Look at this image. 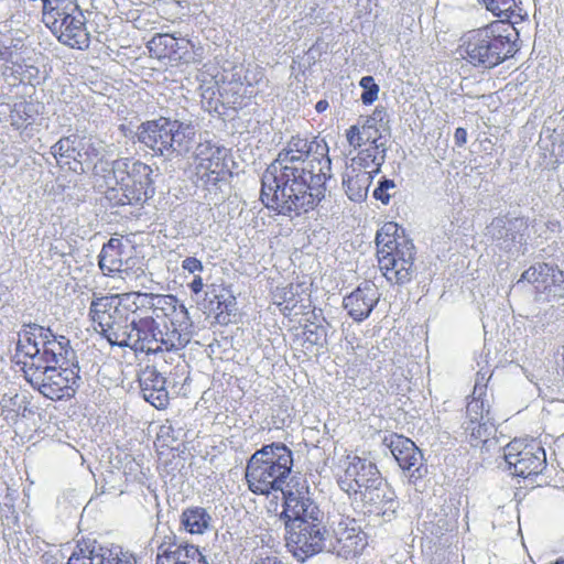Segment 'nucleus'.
Instances as JSON below:
<instances>
[{
  "label": "nucleus",
  "mask_w": 564,
  "mask_h": 564,
  "mask_svg": "<svg viewBox=\"0 0 564 564\" xmlns=\"http://www.w3.org/2000/svg\"><path fill=\"white\" fill-rule=\"evenodd\" d=\"M332 161L324 140L292 137L261 177V202L283 216H300L325 197Z\"/></svg>",
  "instance_id": "1"
},
{
  "label": "nucleus",
  "mask_w": 564,
  "mask_h": 564,
  "mask_svg": "<svg viewBox=\"0 0 564 564\" xmlns=\"http://www.w3.org/2000/svg\"><path fill=\"white\" fill-rule=\"evenodd\" d=\"M142 314L144 312L117 294L97 293L93 294L88 312L95 330L111 346L150 354L155 344L156 319L153 315Z\"/></svg>",
  "instance_id": "2"
},
{
  "label": "nucleus",
  "mask_w": 564,
  "mask_h": 564,
  "mask_svg": "<svg viewBox=\"0 0 564 564\" xmlns=\"http://www.w3.org/2000/svg\"><path fill=\"white\" fill-rule=\"evenodd\" d=\"M517 39L510 23L495 21L466 32L460 39L459 54L474 67L490 69L518 52Z\"/></svg>",
  "instance_id": "3"
},
{
  "label": "nucleus",
  "mask_w": 564,
  "mask_h": 564,
  "mask_svg": "<svg viewBox=\"0 0 564 564\" xmlns=\"http://www.w3.org/2000/svg\"><path fill=\"white\" fill-rule=\"evenodd\" d=\"M106 176L105 198L111 206H142L153 197L152 169L129 158L116 159Z\"/></svg>",
  "instance_id": "4"
},
{
  "label": "nucleus",
  "mask_w": 564,
  "mask_h": 564,
  "mask_svg": "<svg viewBox=\"0 0 564 564\" xmlns=\"http://www.w3.org/2000/svg\"><path fill=\"white\" fill-rule=\"evenodd\" d=\"M293 466L292 452L282 443L263 445L247 462L246 480L256 495L285 491L283 485Z\"/></svg>",
  "instance_id": "5"
},
{
  "label": "nucleus",
  "mask_w": 564,
  "mask_h": 564,
  "mask_svg": "<svg viewBox=\"0 0 564 564\" xmlns=\"http://www.w3.org/2000/svg\"><path fill=\"white\" fill-rule=\"evenodd\" d=\"M395 223H387L376 235L378 265L391 284L410 282L414 272L415 248L411 240L398 235Z\"/></svg>",
  "instance_id": "6"
},
{
  "label": "nucleus",
  "mask_w": 564,
  "mask_h": 564,
  "mask_svg": "<svg viewBox=\"0 0 564 564\" xmlns=\"http://www.w3.org/2000/svg\"><path fill=\"white\" fill-rule=\"evenodd\" d=\"M42 13L44 24L58 42L72 48H88L87 19L77 0H43Z\"/></svg>",
  "instance_id": "7"
},
{
  "label": "nucleus",
  "mask_w": 564,
  "mask_h": 564,
  "mask_svg": "<svg viewBox=\"0 0 564 564\" xmlns=\"http://www.w3.org/2000/svg\"><path fill=\"white\" fill-rule=\"evenodd\" d=\"M22 370L26 381L50 400L72 398L80 381L78 365L39 368L33 362L28 368H22Z\"/></svg>",
  "instance_id": "8"
},
{
  "label": "nucleus",
  "mask_w": 564,
  "mask_h": 564,
  "mask_svg": "<svg viewBox=\"0 0 564 564\" xmlns=\"http://www.w3.org/2000/svg\"><path fill=\"white\" fill-rule=\"evenodd\" d=\"M283 511L285 529L300 528L302 524L316 523L326 520L325 513L312 498L310 487L305 480H291L283 491Z\"/></svg>",
  "instance_id": "9"
},
{
  "label": "nucleus",
  "mask_w": 564,
  "mask_h": 564,
  "mask_svg": "<svg viewBox=\"0 0 564 564\" xmlns=\"http://www.w3.org/2000/svg\"><path fill=\"white\" fill-rule=\"evenodd\" d=\"M503 457L511 475L524 479L539 476L546 467L544 448L534 440H513L503 448Z\"/></svg>",
  "instance_id": "10"
},
{
  "label": "nucleus",
  "mask_w": 564,
  "mask_h": 564,
  "mask_svg": "<svg viewBox=\"0 0 564 564\" xmlns=\"http://www.w3.org/2000/svg\"><path fill=\"white\" fill-rule=\"evenodd\" d=\"M285 531L286 546L300 561H305L329 547L330 531L326 520L312 524L306 522L300 528L290 527Z\"/></svg>",
  "instance_id": "11"
},
{
  "label": "nucleus",
  "mask_w": 564,
  "mask_h": 564,
  "mask_svg": "<svg viewBox=\"0 0 564 564\" xmlns=\"http://www.w3.org/2000/svg\"><path fill=\"white\" fill-rule=\"evenodd\" d=\"M463 427L469 433L471 441L476 442L475 446L478 443H486L496 433L490 403L479 382L474 387L471 400L467 403Z\"/></svg>",
  "instance_id": "12"
},
{
  "label": "nucleus",
  "mask_w": 564,
  "mask_h": 564,
  "mask_svg": "<svg viewBox=\"0 0 564 564\" xmlns=\"http://www.w3.org/2000/svg\"><path fill=\"white\" fill-rule=\"evenodd\" d=\"M529 220L524 217L499 216L487 226L488 235L496 241L499 249L511 253H524L525 231Z\"/></svg>",
  "instance_id": "13"
},
{
  "label": "nucleus",
  "mask_w": 564,
  "mask_h": 564,
  "mask_svg": "<svg viewBox=\"0 0 564 564\" xmlns=\"http://www.w3.org/2000/svg\"><path fill=\"white\" fill-rule=\"evenodd\" d=\"M228 151L210 141H199L194 150L196 174L207 185H217L229 173Z\"/></svg>",
  "instance_id": "14"
},
{
  "label": "nucleus",
  "mask_w": 564,
  "mask_h": 564,
  "mask_svg": "<svg viewBox=\"0 0 564 564\" xmlns=\"http://www.w3.org/2000/svg\"><path fill=\"white\" fill-rule=\"evenodd\" d=\"M349 462L344 475L338 479L341 490L349 496L361 497L365 490L381 484V475L372 462L358 456L348 457Z\"/></svg>",
  "instance_id": "15"
},
{
  "label": "nucleus",
  "mask_w": 564,
  "mask_h": 564,
  "mask_svg": "<svg viewBox=\"0 0 564 564\" xmlns=\"http://www.w3.org/2000/svg\"><path fill=\"white\" fill-rule=\"evenodd\" d=\"M158 541V554L155 564H208L198 546L181 540L170 531L155 535Z\"/></svg>",
  "instance_id": "16"
},
{
  "label": "nucleus",
  "mask_w": 564,
  "mask_h": 564,
  "mask_svg": "<svg viewBox=\"0 0 564 564\" xmlns=\"http://www.w3.org/2000/svg\"><path fill=\"white\" fill-rule=\"evenodd\" d=\"M388 441V447L398 465L409 478V481L416 484L427 474V466L424 463L422 452L413 441L402 435L393 434L389 438H384V442Z\"/></svg>",
  "instance_id": "17"
},
{
  "label": "nucleus",
  "mask_w": 564,
  "mask_h": 564,
  "mask_svg": "<svg viewBox=\"0 0 564 564\" xmlns=\"http://www.w3.org/2000/svg\"><path fill=\"white\" fill-rule=\"evenodd\" d=\"M43 368L45 366H67L78 365L76 352L70 346V341L63 335L54 334L51 328H47V336L42 343V348L35 359L32 361H20L22 368H28L31 364Z\"/></svg>",
  "instance_id": "18"
},
{
  "label": "nucleus",
  "mask_w": 564,
  "mask_h": 564,
  "mask_svg": "<svg viewBox=\"0 0 564 564\" xmlns=\"http://www.w3.org/2000/svg\"><path fill=\"white\" fill-rule=\"evenodd\" d=\"M366 545V534L356 525L354 519H347L338 523L334 536L329 534V547L325 552L347 560L360 554Z\"/></svg>",
  "instance_id": "19"
},
{
  "label": "nucleus",
  "mask_w": 564,
  "mask_h": 564,
  "mask_svg": "<svg viewBox=\"0 0 564 564\" xmlns=\"http://www.w3.org/2000/svg\"><path fill=\"white\" fill-rule=\"evenodd\" d=\"M360 500L364 503L365 513L391 522L397 517L399 500L394 490L381 479L380 485H375L370 490H365Z\"/></svg>",
  "instance_id": "20"
},
{
  "label": "nucleus",
  "mask_w": 564,
  "mask_h": 564,
  "mask_svg": "<svg viewBox=\"0 0 564 564\" xmlns=\"http://www.w3.org/2000/svg\"><path fill=\"white\" fill-rule=\"evenodd\" d=\"M122 242L120 239L110 238L105 243L99 253V268L105 275L121 273L123 279H135L145 276V272L141 267L133 270V265H129V261L122 259Z\"/></svg>",
  "instance_id": "21"
},
{
  "label": "nucleus",
  "mask_w": 564,
  "mask_h": 564,
  "mask_svg": "<svg viewBox=\"0 0 564 564\" xmlns=\"http://www.w3.org/2000/svg\"><path fill=\"white\" fill-rule=\"evenodd\" d=\"M380 300L378 288L371 282H362L343 300V306L355 322L368 318Z\"/></svg>",
  "instance_id": "22"
},
{
  "label": "nucleus",
  "mask_w": 564,
  "mask_h": 564,
  "mask_svg": "<svg viewBox=\"0 0 564 564\" xmlns=\"http://www.w3.org/2000/svg\"><path fill=\"white\" fill-rule=\"evenodd\" d=\"M117 295L129 301L130 304L134 305V308L141 310L144 314L151 312L155 319L161 316L167 317L170 314L174 313L180 302L177 297L172 294L130 292Z\"/></svg>",
  "instance_id": "23"
},
{
  "label": "nucleus",
  "mask_w": 564,
  "mask_h": 564,
  "mask_svg": "<svg viewBox=\"0 0 564 564\" xmlns=\"http://www.w3.org/2000/svg\"><path fill=\"white\" fill-rule=\"evenodd\" d=\"M67 564H137V560L119 545L94 542L89 555L73 553Z\"/></svg>",
  "instance_id": "24"
},
{
  "label": "nucleus",
  "mask_w": 564,
  "mask_h": 564,
  "mask_svg": "<svg viewBox=\"0 0 564 564\" xmlns=\"http://www.w3.org/2000/svg\"><path fill=\"white\" fill-rule=\"evenodd\" d=\"M171 131L169 119L147 121L139 127L138 140L155 154L169 158L172 148L169 141Z\"/></svg>",
  "instance_id": "25"
},
{
  "label": "nucleus",
  "mask_w": 564,
  "mask_h": 564,
  "mask_svg": "<svg viewBox=\"0 0 564 564\" xmlns=\"http://www.w3.org/2000/svg\"><path fill=\"white\" fill-rule=\"evenodd\" d=\"M141 393L147 402L156 409H163L169 403V392L165 378L153 366H147L139 375Z\"/></svg>",
  "instance_id": "26"
},
{
  "label": "nucleus",
  "mask_w": 564,
  "mask_h": 564,
  "mask_svg": "<svg viewBox=\"0 0 564 564\" xmlns=\"http://www.w3.org/2000/svg\"><path fill=\"white\" fill-rule=\"evenodd\" d=\"M386 143L387 139L384 135H375L370 141V147L359 151L358 154L351 160L350 166H356L357 169L365 171L373 166V169L369 172H372V175L378 174L386 161Z\"/></svg>",
  "instance_id": "27"
},
{
  "label": "nucleus",
  "mask_w": 564,
  "mask_h": 564,
  "mask_svg": "<svg viewBox=\"0 0 564 564\" xmlns=\"http://www.w3.org/2000/svg\"><path fill=\"white\" fill-rule=\"evenodd\" d=\"M18 336L15 357L23 356L25 358L23 361H32L40 352L41 348L37 346L47 336V328L39 324H28L23 326Z\"/></svg>",
  "instance_id": "28"
},
{
  "label": "nucleus",
  "mask_w": 564,
  "mask_h": 564,
  "mask_svg": "<svg viewBox=\"0 0 564 564\" xmlns=\"http://www.w3.org/2000/svg\"><path fill=\"white\" fill-rule=\"evenodd\" d=\"M372 180V172L357 169L356 166L347 167L343 177V186L348 198L357 203L364 202L367 198Z\"/></svg>",
  "instance_id": "29"
},
{
  "label": "nucleus",
  "mask_w": 564,
  "mask_h": 564,
  "mask_svg": "<svg viewBox=\"0 0 564 564\" xmlns=\"http://www.w3.org/2000/svg\"><path fill=\"white\" fill-rule=\"evenodd\" d=\"M167 326L170 327L171 346L181 345L184 348L192 338L193 322L184 304L177 303L175 312L170 314Z\"/></svg>",
  "instance_id": "30"
},
{
  "label": "nucleus",
  "mask_w": 564,
  "mask_h": 564,
  "mask_svg": "<svg viewBox=\"0 0 564 564\" xmlns=\"http://www.w3.org/2000/svg\"><path fill=\"white\" fill-rule=\"evenodd\" d=\"M170 134L171 155H184L188 153L196 143V129L191 123L181 122L178 120H170Z\"/></svg>",
  "instance_id": "31"
},
{
  "label": "nucleus",
  "mask_w": 564,
  "mask_h": 564,
  "mask_svg": "<svg viewBox=\"0 0 564 564\" xmlns=\"http://www.w3.org/2000/svg\"><path fill=\"white\" fill-rule=\"evenodd\" d=\"M77 163H86L88 166L96 167L97 162H102L107 155V145L105 141L94 135H78Z\"/></svg>",
  "instance_id": "32"
},
{
  "label": "nucleus",
  "mask_w": 564,
  "mask_h": 564,
  "mask_svg": "<svg viewBox=\"0 0 564 564\" xmlns=\"http://www.w3.org/2000/svg\"><path fill=\"white\" fill-rule=\"evenodd\" d=\"M213 518L203 507H188L181 514V524L191 534H204L212 528Z\"/></svg>",
  "instance_id": "33"
},
{
  "label": "nucleus",
  "mask_w": 564,
  "mask_h": 564,
  "mask_svg": "<svg viewBox=\"0 0 564 564\" xmlns=\"http://www.w3.org/2000/svg\"><path fill=\"white\" fill-rule=\"evenodd\" d=\"M176 45V36L169 33H158L148 42L147 47L152 57L158 59H173Z\"/></svg>",
  "instance_id": "34"
},
{
  "label": "nucleus",
  "mask_w": 564,
  "mask_h": 564,
  "mask_svg": "<svg viewBox=\"0 0 564 564\" xmlns=\"http://www.w3.org/2000/svg\"><path fill=\"white\" fill-rule=\"evenodd\" d=\"M263 79V73L258 67H246L245 65H238L232 68L231 80L240 86H245L243 94L252 95L254 94L252 87L259 84Z\"/></svg>",
  "instance_id": "35"
},
{
  "label": "nucleus",
  "mask_w": 564,
  "mask_h": 564,
  "mask_svg": "<svg viewBox=\"0 0 564 564\" xmlns=\"http://www.w3.org/2000/svg\"><path fill=\"white\" fill-rule=\"evenodd\" d=\"M39 116V104L25 100L15 102L11 109L10 119L17 129L26 128L32 124Z\"/></svg>",
  "instance_id": "36"
},
{
  "label": "nucleus",
  "mask_w": 564,
  "mask_h": 564,
  "mask_svg": "<svg viewBox=\"0 0 564 564\" xmlns=\"http://www.w3.org/2000/svg\"><path fill=\"white\" fill-rule=\"evenodd\" d=\"M364 133L373 135L382 134L387 139L390 135V119L384 107L378 106L364 123Z\"/></svg>",
  "instance_id": "37"
},
{
  "label": "nucleus",
  "mask_w": 564,
  "mask_h": 564,
  "mask_svg": "<svg viewBox=\"0 0 564 564\" xmlns=\"http://www.w3.org/2000/svg\"><path fill=\"white\" fill-rule=\"evenodd\" d=\"M174 51L173 59L186 64L199 63L203 58V48L186 37H177V45Z\"/></svg>",
  "instance_id": "38"
},
{
  "label": "nucleus",
  "mask_w": 564,
  "mask_h": 564,
  "mask_svg": "<svg viewBox=\"0 0 564 564\" xmlns=\"http://www.w3.org/2000/svg\"><path fill=\"white\" fill-rule=\"evenodd\" d=\"M78 135L70 134L59 139L52 148L51 152L55 158L74 160L77 162Z\"/></svg>",
  "instance_id": "39"
},
{
  "label": "nucleus",
  "mask_w": 564,
  "mask_h": 564,
  "mask_svg": "<svg viewBox=\"0 0 564 564\" xmlns=\"http://www.w3.org/2000/svg\"><path fill=\"white\" fill-rule=\"evenodd\" d=\"M547 278L543 284L547 296L553 300L564 299V272L552 265V272H549Z\"/></svg>",
  "instance_id": "40"
},
{
  "label": "nucleus",
  "mask_w": 564,
  "mask_h": 564,
  "mask_svg": "<svg viewBox=\"0 0 564 564\" xmlns=\"http://www.w3.org/2000/svg\"><path fill=\"white\" fill-rule=\"evenodd\" d=\"M301 286L290 284L289 286L284 288L281 291V294L279 295L282 302H279V305L281 306V311L284 314H290L293 310H295L300 303H302L303 299L301 297V294L299 290Z\"/></svg>",
  "instance_id": "41"
},
{
  "label": "nucleus",
  "mask_w": 564,
  "mask_h": 564,
  "mask_svg": "<svg viewBox=\"0 0 564 564\" xmlns=\"http://www.w3.org/2000/svg\"><path fill=\"white\" fill-rule=\"evenodd\" d=\"M170 334L171 332L167 324H164L163 328H161L159 323L156 322V329L154 332L155 344H153V351H150V354L183 349L181 345L171 346V340L169 339H172V337H170Z\"/></svg>",
  "instance_id": "42"
},
{
  "label": "nucleus",
  "mask_w": 564,
  "mask_h": 564,
  "mask_svg": "<svg viewBox=\"0 0 564 564\" xmlns=\"http://www.w3.org/2000/svg\"><path fill=\"white\" fill-rule=\"evenodd\" d=\"M549 272H552V265L549 263H540L524 271L521 275V280L535 284V288L540 290L543 288L544 282L549 280Z\"/></svg>",
  "instance_id": "43"
},
{
  "label": "nucleus",
  "mask_w": 564,
  "mask_h": 564,
  "mask_svg": "<svg viewBox=\"0 0 564 564\" xmlns=\"http://www.w3.org/2000/svg\"><path fill=\"white\" fill-rule=\"evenodd\" d=\"M487 10L497 17L509 18L513 12L514 0H482Z\"/></svg>",
  "instance_id": "44"
},
{
  "label": "nucleus",
  "mask_w": 564,
  "mask_h": 564,
  "mask_svg": "<svg viewBox=\"0 0 564 564\" xmlns=\"http://www.w3.org/2000/svg\"><path fill=\"white\" fill-rule=\"evenodd\" d=\"M360 86L364 88V93L361 94V101L365 105L372 104L379 93V86L375 83V79L372 76H365L360 80Z\"/></svg>",
  "instance_id": "45"
},
{
  "label": "nucleus",
  "mask_w": 564,
  "mask_h": 564,
  "mask_svg": "<svg viewBox=\"0 0 564 564\" xmlns=\"http://www.w3.org/2000/svg\"><path fill=\"white\" fill-rule=\"evenodd\" d=\"M373 137L372 133H364V128L360 129L358 126H351L346 132L349 145L355 149L360 148L362 144H366V142H370Z\"/></svg>",
  "instance_id": "46"
},
{
  "label": "nucleus",
  "mask_w": 564,
  "mask_h": 564,
  "mask_svg": "<svg viewBox=\"0 0 564 564\" xmlns=\"http://www.w3.org/2000/svg\"><path fill=\"white\" fill-rule=\"evenodd\" d=\"M303 336L305 343H308L312 346H322L323 340L326 337V332L323 326L311 323L310 325H305Z\"/></svg>",
  "instance_id": "47"
},
{
  "label": "nucleus",
  "mask_w": 564,
  "mask_h": 564,
  "mask_svg": "<svg viewBox=\"0 0 564 564\" xmlns=\"http://www.w3.org/2000/svg\"><path fill=\"white\" fill-rule=\"evenodd\" d=\"M395 184L392 180L383 177L379 181L378 186L373 191V197L387 205L390 202L391 195L388 193L389 189L394 188Z\"/></svg>",
  "instance_id": "48"
},
{
  "label": "nucleus",
  "mask_w": 564,
  "mask_h": 564,
  "mask_svg": "<svg viewBox=\"0 0 564 564\" xmlns=\"http://www.w3.org/2000/svg\"><path fill=\"white\" fill-rule=\"evenodd\" d=\"M216 299L218 302L217 308L220 310V314L227 313L228 315H230L236 311V297L229 291L216 295Z\"/></svg>",
  "instance_id": "49"
},
{
  "label": "nucleus",
  "mask_w": 564,
  "mask_h": 564,
  "mask_svg": "<svg viewBox=\"0 0 564 564\" xmlns=\"http://www.w3.org/2000/svg\"><path fill=\"white\" fill-rule=\"evenodd\" d=\"M182 269L189 272H202L204 270V265L200 260L195 257H187L182 261Z\"/></svg>",
  "instance_id": "50"
},
{
  "label": "nucleus",
  "mask_w": 564,
  "mask_h": 564,
  "mask_svg": "<svg viewBox=\"0 0 564 564\" xmlns=\"http://www.w3.org/2000/svg\"><path fill=\"white\" fill-rule=\"evenodd\" d=\"M454 140L456 145L463 147L467 142V131L466 129L459 127L455 130Z\"/></svg>",
  "instance_id": "51"
},
{
  "label": "nucleus",
  "mask_w": 564,
  "mask_h": 564,
  "mask_svg": "<svg viewBox=\"0 0 564 564\" xmlns=\"http://www.w3.org/2000/svg\"><path fill=\"white\" fill-rule=\"evenodd\" d=\"M203 286H204V283H203V279L200 275H195L193 281L188 284L189 290L194 294L200 293L203 290Z\"/></svg>",
  "instance_id": "52"
},
{
  "label": "nucleus",
  "mask_w": 564,
  "mask_h": 564,
  "mask_svg": "<svg viewBox=\"0 0 564 564\" xmlns=\"http://www.w3.org/2000/svg\"><path fill=\"white\" fill-rule=\"evenodd\" d=\"M256 564H283V562L275 556H267L259 558Z\"/></svg>",
  "instance_id": "53"
},
{
  "label": "nucleus",
  "mask_w": 564,
  "mask_h": 564,
  "mask_svg": "<svg viewBox=\"0 0 564 564\" xmlns=\"http://www.w3.org/2000/svg\"><path fill=\"white\" fill-rule=\"evenodd\" d=\"M328 108V102L326 100L317 101L315 109L317 112H323Z\"/></svg>",
  "instance_id": "54"
},
{
  "label": "nucleus",
  "mask_w": 564,
  "mask_h": 564,
  "mask_svg": "<svg viewBox=\"0 0 564 564\" xmlns=\"http://www.w3.org/2000/svg\"><path fill=\"white\" fill-rule=\"evenodd\" d=\"M486 380V375L485 373H477V379H476V382H475V386L479 382L480 386L482 387V391L486 392V384L484 383V381Z\"/></svg>",
  "instance_id": "55"
},
{
  "label": "nucleus",
  "mask_w": 564,
  "mask_h": 564,
  "mask_svg": "<svg viewBox=\"0 0 564 564\" xmlns=\"http://www.w3.org/2000/svg\"><path fill=\"white\" fill-rule=\"evenodd\" d=\"M554 564H564V561H556Z\"/></svg>",
  "instance_id": "56"
}]
</instances>
